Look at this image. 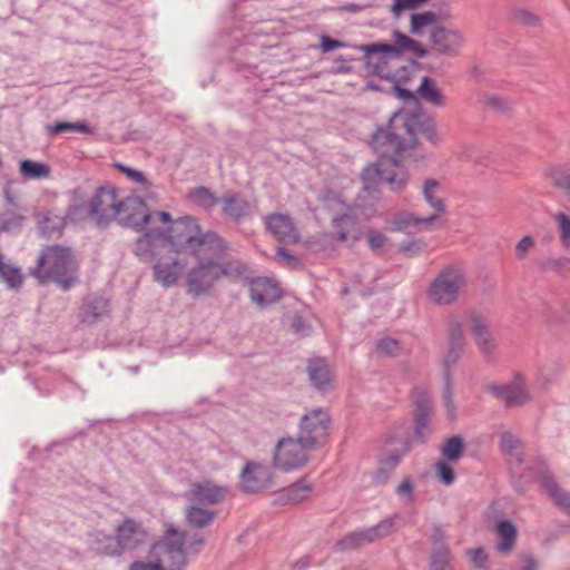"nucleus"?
Masks as SVG:
<instances>
[{"label":"nucleus","mask_w":570,"mask_h":570,"mask_svg":"<svg viewBox=\"0 0 570 570\" xmlns=\"http://www.w3.org/2000/svg\"><path fill=\"white\" fill-rule=\"evenodd\" d=\"M78 269L79 265L71 249L53 245L42 249L30 274L40 284L53 282L61 289L69 291L78 283Z\"/></svg>","instance_id":"f257e3e1"},{"label":"nucleus","mask_w":570,"mask_h":570,"mask_svg":"<svg viewBox=\"0 0 570 570\" xmlns=\"http://www.w3.org/2000/svg\"><path fill=\"white\" fill-rule=\"evenodd\" d=\"M184 540V533L169 527L164 538L148 550L153 560H136L130 563L129 570H181L187 563Z\"/></svg>","instance_id":"f03ea898"},{"label":"nucleus","mask_w":570,"mask_h":570,"mask_svg":"<svg viewBox=\"0 0 570 570\" xmlns=\"http://www.w3.org/2000/svg\"><path fill=\"white\" fill-rule=\"evenodd\" d=\"M406 114H394L386 127L379 128L371 138V147L380 158H395L419 145L417 137L410 134Z\"/></svg>","instance_id":"7ed1b4c3"},{"label":"nucleus","mask_w":570,"mask_h":570,"mask_svg":"<svg viewBox=\"0 0 570 570\" xmlns=\"http://www.w3.org/2000/svg\"><path fill=\"white\" fill-rule=\"evenodd\" d=\"M396 43H367L357 48L364 52V61L367 67H372L373 71L379 76H384V66L387 59L399 58L403 51H411L417 58H424L430 55L420 42L395 31Z\"/></svg>","instance_id":"20e7f679"},{"label":"nucleus","mask_w":570,"mask_h":570,"mask_svg":"<svg viewBox=\"0 0 570 570\" xmlns=\"http://www.w3.org/2000/svg\"><path fill=\"white\" fill-rule=\"evenodd\" d=\"M469 284L464 268L450 265L441 269L426 291L429 301L436 306H450L459 302Z\"/></svg>","instance_id":"39448f33"},{"label":"nucleus","mask_w":570,"mask_h":570,"mask_svg":"<svg viewBox=\"0 0 570 570\" xmlns=\"http://www.w3.org/2000/svg\"><path fill=\"white\" fill-rule=\"evenodd\" d=\"M361 178L367 191H373L379 184L385 183L393 193H400L409 183V171L396 158H379L363 169Z\"/></svg>","instance_id":"423d86ee"},{"label":"nucleus","mask_w":570,"mask_h":570,"mask_svg":"<svg viewBox=\"0 0 570 570\" xmlns=\"http://www.w3.org/2000/svg\"><path fill=\"white\" fill-rule=\"evenodd\" d=\"M170 214L164 210H150L147 204L138 196H128L119 199L117 222L122 227H130L142 232L150 224L168 223Z\"/></svg>","instance_id":"0eeeda50"},{"label":"nucleus","mask_w":570,"mask_h":570,"mask_svg":"<svg viewBox=\"0 0 570 570\" xmlns=\"http://www.w3.org/2000/svg\"><path fill=\"white\" fill-rule=\"evenodd\" d=\"M330 429V414L323 409H315L302 416L297 438L307 449L316 450L326 444Z\"/></svg>","instance_id":"6e6552de"},{"label":"nucleus","mask_w":570,"mask_h":570,"mask_svg":"<svg viewBox=\"0 0 570 570\" xmlns=\"http://www.w3.org/2000/svg\"><path fill=\"white\" fill-rule=\"evenodd\" d=\"M166 235L164 239L166 246L177 254L189 253L199 232L202 230L196 219L190 216H184L168 223H158Z\"/></svg>","instance_id":"1a4fd4ad"},{"label":"nucleus","mask_w":570,"mask_h":570,"mask_svg":"<svg viewBox=\"0 0 570 570\" xmlns=\"http://www.w3.org/2000/svg\"><path fill=\"white\" fill-rule=\"evenodd\" d=\"M119 199L115 187L97 188L89 202L88 217L99 227L108 226L117 217Z\"/></svg>","instance_id":"9d476101"},{"label":"nucleus","mask_w":570,"mask_h":570,"mask_svg":"<svg viewBox=\"0 0 570 570\" xmlns=\"http://www.w3.org/2000/svg\"><path fill=\"white\" fill-rule=\"evenodd\" d=\"M307 449L299 439L283 438L274 450L273 465L284 471H291L303 466L308 461Z\"/></svg>","instance_id":"9b49d317"},{"label":"nucleus","mask_w":570,"mask_h":570,"mask_svg":"<svg viewBox=\"0 0 570 570\" xmlns=\"http://www.w3.org/2000/svg\"><path fill=\"white\" fill-rule=\"evenodd\" d=\"M116 534L121 553L125 551L137 553L144 548L149 550L154 544L148 530L131 518L125 519L116 528Z\"/></svg>","instance_id":"f8f14e48"},{"label":"nucleus","mask_w":570,"mask_h":570,"mask_svg":"<svg viewBox=\"0 0 570 570\" xmlns=\"http://www.w3.org/2000/svg\"><path fill=\"white\" fill-rule=\"evenodd\" d=\"M219 262H200L187 274V292L193 297H199L210 292L219 279Z\"/></svg>","instance_id":"ddd939ff"},{"label":"nucleus","mask_w":570,"mask_h":570,"mask_svg":"<svg viewBox=\"0 0 570 570\" xmlns=\"http://www.w3.org/2000/svg\"><path fill=\"white\" fill-rule=\"evenodd\" d=\"M144 235L136 239L134 254L145 263H150L166 248L165 229L158 224H150L144 229Z\"/></svg>","instance_id":"4468645a"},{"label":"nucleus","mask_w":570,"mask_h":570,"mask_svg":"<svg viewBox=\"0 0 570 570\" xmlns=\"http://www.w3.org/2000/svg\"><path fill=\"white\" fill-rule=\"evenodd\" d=\"M229 249L228 244L215 232H199L189 254L200 262L220 259Z\"/></svg>","instance_id":"2eb2a0df"},{"label":"nucleus","mask_w":570,"mask_h":570,"mask_svg":"<svg viewBox=\"0 0 570 570\" xmlns=\"http://www.w3.org/2000/svg\"><path fill=\"white\" fill-rule=\"evenodd\" d=\"M272 484V471L258 462H247L240 471L239 490L243 493H258Z\"/></svg>","instance_id":"dca6fc26"},{"label":"nucleus","mask_w":570,"mask_h":570,"mask_svg":"<svg viewBox=\"0 0 570 570\" xmlns=\"http://www.w3.org/2000/svg\"><path fill=\"white\" fill-rule=\"evenodd\" d=\"M432 50L438 55L456 57L464 45V36L458 29L435 26L430 31Z\"/></svg>","instance_id":"f3484780"},{"label":"nucleus","mask_w":570,"mask_h":570,"mask_svg":"<svg viewBox=\"0 0 570 570\" xmlns=\"http://www.w3.org/2000/svg\"><path fill=\"white\" fill-rule=\"evenodd\" d=\"M267 230L281 243L295 244L299 233L293 219L286 214H272L264 217Z\"/></svg>","instance_id":"a211bd4d"},{"label":"nucleus","mask_w":570,"mask_h":570,"mask_svg":"<svg viewBox=\"0 0 570 570\" xmlns=\"http://www.w3.org/2000/svg\"><path fill=\"white\" fill-rule=\"evenodd\" d=\"M187 263L177 257H159L154 264V278L166 287L175 285L183 275Z\"/></svg>","instance_id":"6ab92c4d"},{"label":"nucleus","mask_w":570,"mask_h":570,"mask_svg":"<svg viewBox=\"0 0 570 570\" xmlns=\"http://www.w3.org/2000/svg\"><path fill=\"white\" fill-rule=\"evenodd\" d=\"M471 332L478 348L484 355H492L497 350V341L490 331L488 320L480 313L470 314Z\"/></svg>","instance_id":"aec40b11"},{"label":"nucleus","mask_w":570,"mask_h":570,"mask_svg":"<svg viewBox=\"0 0 570 570\" xmlns=\"http://www.w3.org/2000/svg\"><path fill=\"white\" fill-rule=\"evenodd\" d=\"M228 493L226 487L217 485L212 481L195 482L188 492V499L197 503L217 504Z\"/></svg>","instance_id":"412c9836"},{"label":"nucleus","mask_w":570,"mask_h":570,"mask_svg":"<svg viewBox=\"0 0 570 570\" xmlns=\"http://www.w3.org/2000/svg\"><path fill=\"white\" fill-rule=\"evenodd\" d=\"M491 392L509 407L523 405L531 400L521 379H517L508 385L492 386Z\"/></svg>","instance_id":"4be33fe9"},{"label":"nucleus","mask_w":570,"mask_h":570,"mask_svg":"<svg viewBox=\"0 0 570 570\" xmlns=\"http://www.w3.org/2000/svg\"><path fill=\"white\" fill-rule=\"evenodd\" d=\"M249 294L254 303L264 307L281 297L278 286L267 277H258L250 282Z\"/></svg>","instance_id":"5701e85b"},{"label":"nucleus","mask_w":570,"mask_h":570,"mask_svg":"<svg viewBox=\"0 0 570 570\" xmlns=\"http://www.w3.org/2000/svg\"><path fill=\"white\" fill-rule=\"evenodd\" d=\"M406 122L409 125L407 128L410 129V134L414 137H416L417 134H421L433 146H438L440 144L441 137L438 132L436 124L432 118L419 114H406Z\"/></svg>","instance_id":"b1692460"},{"label":"nucleus","mask_w":570,"mask_h":570,"mask_svg":"<svg viewBox=\"0 0 570 570\" xmlns=\"http://www.w3.org/2000/svg\"><path fill=\"white\" fill-rule=\"evenodd\" d=\"M333 227L336 238L341 242H357L362 237L361 226L353 215L344 214L333 218Z\"/></svg>","instance_id":"393cba45"},{"label":"nucleus","mask_w":570,"mask_h":570,"mask_svg":"<svg viewBox=\"0 0 570 570\" xmlns=\"http://www.w3.org/2000/svg\"><path fill=\"white\" fill-rule=\"evenodd\" d=\"M498 535L497 550L502 554H509L513 551L518 539V529L511 520H501L495 524Z\"/></svg>","instance_id":"a878e982"},{"label":"nucleus","mask_w":570,"mask_h":570,"mask_svg":"<svg viewBox=\"0 0 570 570\" xmlns=\"http://www.w3.org/2000/svg\"><path fill=\"white\" fill-rule=\"evenodd\" d=\"M307 372L312 384L320 391H326L332 384L333 375L325 358H313L309 361Z\"/></svg>","instance_id":"bb28decb"},{"label":"nucleus","mask_w":570,"mask_h":570,"mask_svg":"<svg viewBox=\"0 0 570 570\" xmlns=\"http://www.w3.org/2000/svg\"><path fill=\"white\" fill-rule=\"evenodd\" d=\"M438 219L436 214H432L428 217L421 218L411 213L404 212L397 214L392 220L393 229L404 232L407 234L420 230V226H430Z\"/></svg>","instance_id":"cd10ccee"},{"label":"nucleus","mask_w":570,"mask_h":570,"mask_svg":"<svg viewBox=\"0 0 570 570\" xmlns=\"http://www.w3.org/2000/svg\"><path fill=\"white\" fill-rule=\"evenodd\" d=\"M411 444L407 440L390 438L382 448L381 458L385 460L393 469L400 464L402 458L409 453Z\"/></svg>","instance_id":"c85d7f7f"},{"label":"nucleus","mask_w":570,"mask_h":570,"mask_svg":"<svg viewBox=\"0 0 570 570\" xmlns=\"http://www.w3.org/2000/svg\"><path fill=\"white\" fill-rule=\"evenodd\" d=\"M312 488L301 480L278 492L277 500L285 504H296L308 498Z\"/></svg>","instance_id":"c756f323"},{"label":"nucleus","mask_w":570,"mask_h":570,"mask_svg":"<svg viewBox=\"0 0 570 570\" xmlns=\"http://www.w3.org/2000/svg\"><path fill=\"white\" fill-rule=\"evenodd\" d=\"M541 485L553 500L554 504L570 514V493L561 489L550 475L542 476Z\"/></svg>","instance_id":"7c9ffc66"},{"label":"nucleus","mask_w":570,"mask_h":570,"mask_svg":"<svg viewBox=\"0 0 570 570\" xmlns=\"http://www.w3.org/2000/svg\"><path fill=\"white\" fill-rule=\"evenodd\" d=\"M441 190L440 183L434 178L425 179L422 186V194L425 202L434 209V214L440 216L446 209L444 200L439 196Z\"/></svg>","instance_id":"2f4dec72"},{"label":"nucleus","mask_w":570,"mask_h":570,"mask_svg":"<svg viewBox=\"0 0 570 570\" xmlns=\"http://www.w3.org/2000/svg\"><path fill=\"white\" fill-rule=\"evenodd\" d=\"M416 95L424 101L436 106H445V97L441 89L436 86L435 81L430 77H423L420 87L416 89Z\"/></svg>","instance_id":"473e14b6"},{"label":"nucleus","mask_w":570,"mask_h":570,"mask_svg":"<svg viewBox=\"0 0 570 570\" xmlns=\"http://www.w3.org/2000/svg\"><path fill=\"white\" fill-rule=\"evenodd\" d=\"M223 213L233 220H239L247 215L249 204L237 195H225L222 198Z\"/></svg>","instance_id":"72a5a7b5"},{"label":"nucleus","mask_w":570,"mask_h":570,"mask_svg":"<svg viewBox=\"0 0 570 570\" xmlns=\"http://www.w3.org/2000/svg\"><path fill=\"white\" fill-rule=\"evenodd\" d=\"M217 512L215 510L204 509L197 505H190L186 509V520L190 527L205 528L209 525Z\"/></svg>","instance_id":"f704fd0d"},{"label":"nucleus","mask_w":570,"mask_h":570,"mask_svg":"<svg viewBox=\"0 0 570 570\" xmlns=\"http://www.w3.org/2000/svg\"><path fill=\"white\" fill-rule=\"evenodd\" d=\"M432 409L429 403V401L422 399L416 402V409L414 413L415 419V428H414V435L417 439H424L425 432L429 428V423L431 420Z\"/></svg>","instance_id":"c9c22d12"},{"label":"nucleus","mask_w":570,"mask_h":570,"mask_svg":"<svg viewBox=\"0 0 570 570\" xmlns=\"http://www.w3.org/2000/svg\"><path fill=\"white\" fill-rule=\"evenodd\" d=\"M19 170L26 179H46L51 173L49 165L30 159L21 160Z\"/></svg>","instance_id":"e433bc0d"},{"label":"nucleus","mask_w":570,"mask_h":570,"mask_svg":"<svg viewBox=\"0 0 570 570\" xmlns=\"http://www.w3.org/2000/svg\"><path fill=\"white\" fill-rule=\"evenodd\" d=\"M465 452V443L462 436L453 435L446 439L441 448V454L449 462H458Z\"/></svg>","instance_id":"4c0bfd02"},{"label":"nucleus","mask_w":570,"mask_h":570,"mask_svg":"<svg viewBox=\"0 0 570 570\" xmlns=\"http://www.w3.org/2000/svg\"><path fill=\"white\" fill-rule=\"evenodd\" d=\"M541 272H553L560 276H570V257H544L539 261Z\"/></svg>","instance_id":"58836bf2"},{"label":"nucleus","mask_w":570,"mask_h":570,"mask_svg":"<svg viewBox=\"0 0 570 570\" xmlns=\"http://www.w3.org/2000/svg\"><path fill=\"white\" fill-rule=\"evenodd\" d=\"M450 12H443L441 14L434 11H424L422 13H413L411 16V32L417 35L428 24L436 22L439 19H450Z\"/></svg>","instance_id":"ea45409f"},{"label":"nucleus","mask_w":570,"mask_h":570,"mask_svg":"<svg viewBox=\"0 0 570 570\" xmlns=\"http://www.w3.org/2000/svg\"><path fill=\"white\" fill-rule=\"evenodd\" d=\"M500 446L503 452L510 455V461L521 465L523 463L522 453L518 452L521 441L510 432H503L500 436Z\"/></svg>","instance_id":"a19ab883"},{"label":"nucleus","mask_w":570,"mask_h":570,"mask_svg":"<svg viewBox=\"0 0 570 570\" xmlns=\"http://www.w3.org/2000/svg\"><path fill=\"white\" fill-rule=\"evenodd\" d=\"M108 312V301L101 296L89 297L83 305V321L95 322Z\"/></svg>","instance_id":"79ce46f5"},{"label":"nucleus","mask_w":570,"mask_h":570,"mask_svg":"<svg viewBox=\"0 0 570 570\" xmlns=\"http://www.w3.org/2000/svg\"><path fill=\"white\" fill-rule=\"evenodd\" d=\"M394 530V522L392 519L381 521L379 524L362 530L364 543H372L390 535Z\"/></svg>","instance_id":"37998d69"},{"label":"nucleus","mask_w":570,"mask_h":570,"mask_svg":"<svg viewBox=\"0 0 570 570\" xmlns=\"http://www.w3.org/2000/svg\"><path fill=\"white\" fill-rule=\"evenodd\" d=\"M18 209L19 207H8L0 214V232H12L22 226L26 217Z\"/></svg>","instance_id":"c03bdc74"},{"label":"nucleus","mask_w":570,"mask_h":570,"mask_svg":"<svg viewBox=\"0 0 570 570\" xmlns=\"http://www.w3.org/2000/svg\"><path fill=\"white\" fill-rule=\"evenodd\" d=\"M559 234V242L564 250H570V215L558 212L552 216Z\"/></svg>","instance_id":"a18cd8bd"},{"label":"nucleus","mask_w":570,"mask_h":570,"mask_svg":"<svg viewBox=\"0 0 570 570\" xmlns=\"http://www.w3.org/2000/svg\"><path fill=\"white\" fill-rule=\"evenodd\" d=\"M188 197L194 204H196L205 209H210L220 202V199L218 197H216L206 187H197V188L191 189L188 194Z\"/></svg>","instance_id":"49530a36"},{"label":"nucleus","mask_w":570,"mask_h":570,"mask_svg":"<svg viewBox=\"0 0 570 570\" xmlns=\"http://www.w3.org/2000/svg\"><path fill=\"white\" fill-rule=\"evenodd\" d=\"M0 278L8 284L10 288H20L23 276L20 268L9 265L0 257Z\"/></svg>","instance_id":"de8ad7c7"},{"label":"nucleus","mask_w":570,"mask_h":570,"mask_svg":"<svg viewBox=\"0 0 570 570\" xmlns=\"http://www.w3.org/2000/svg\"><path fill=\"white\" fill-rule=\"evenodd\" d=\"M480 102L483 107L498 114H508L511 110V102L499 95L484 94L480 98Z\"/></svg>","instance_id":"09e8293b"},{"label":"nucleus","mask_w":570,"mask_h":570,"mask_svg":"<svg viewBox=\"0 0 570 570\" xmlns=\"http://www.w3.org/2000/svg\"><path fill=\"white\" fill-rule=\"evenodd\" d=\"M95 551L101 556H120V547L118 543L117 535H102L101 538L97 537L94 546Z\"/></svg>","instance_id":"8fccbe9b"},{"label":"nucleus","mask_w":570,"mask_h":570,"mask_svg":"<svg viewBox=\"0 0 570 570\" xmlns=\"http://www.w3.org/2000/svg\"><path fill=\"white\" fill-rule=\"evenodd\" d=\"M376 350L379 353L390 357H397L403 353L401 342L392 337L380 340L377 342Z\"/></svg>","instance_id":"3c124183"},{"label":"nucleus","mask_w":570,"mask_h":570,"mask_svg":"<svg viewBox=\"0 0 570 570\" xmlns=\"http://www.w3.org/2000/svg\"><path fill=\"white\" fill-rule=\"evenodd\" d=\"M364 543L363 535L361 531L352 532L346 534L344 538L338 540L335 543V549L337 551L344 552L348 550H353L362 547Z\"/></svg>","instance_id":"603ef678"},{"label":"nucleus","mask_w":570,"mask_h":570,"mask_svg":"<svg viewBox=\"0 0 570 570\" xmlns=\"http://www.w3.org/2000/svg\"><path fill=\"white\" fill-rule=\"evenodd\" d=\"M66 131H80V132H85V134L91 132L90 128L85 122H81V121H78V122L61 121V122H56L55 125L48 127V132H49V135H52V136L60 134V132H66Z\"/></svg>","instance_id":"864d4df0"},{"label":"nucleus","mask_w":570,"mask_h":570,"mask_svg":"<svg viewBox=\"0 0 570 570\" xmlns=\"http://www.w3.org/2000/svg\"><path fill=\"white\" fill-rule=\"evenodd\" d=\"M434 472L441 483L451 485L454 480V471L446 460H439L434 463Z\"/></svg>","instance_id":"5fc2aeb1"},{"label":"nucleus","mask_w":570,"mask_h":570,"mask_svg":"<svg viewBox=\"0 0 570 570\" xmlns=\"http://www.w3.org/2000/svg\"><path fill=\"white\" fill-rule=\"evenodd\" d=\"M450 562V551L449 548H438V550H432L431 554V570H448Z\"/></svg>","instance_id":"6e6d98bb"},{"label":"nucleus","mask_w":570,"mask_h":570,"mask_svg":"<svg viewBox=\"0 0 570 570\" xmlns=\"http://www.w3.org/2000/svg\"><path fill=\"white\" fill-rule=\"evenodd\" d=\"M219 278L223 276H242L246 273L247 267L240 261H228L219 263Z\"/></svg>","instance_id":"4d7b16f0"},{"label":"nucleus","mask_w":570,"mask_h":570,"mask_svg":"<svg viewBox=\"0 0 570 570\" xmlns=\"http://www.w3.org/2000/svg\"><path fill=\"white\" fill-rule=\"evenodd\" d=\"M513 19L527 27H537L540 24V18L530 10L515 8L512 11Z\"/></svg>","instance_id":"13d9d810"},{"label":"nucleus","mask_w":570,"mask_h":570,"mask_svg":"<svg viewBox=\"0 0 570 570\" xmlns=\"http://www.w3.org/2000/svg\"><path fill=\"white\" fill-rule=\"evenodd\" d=\"M535 240L532 236L525 235L523 236L514 247V256L515 259L522 262L527 258L529 253L534 248Z\"/></svg>","instance_id":"bf43d9fd"},{"label":"nucleus","mask_w":570,"mask_h":570,"mask_svg":"<svg viewBox=\"0 0 570 570\" xmlns=\"http://www.w3.org/2000/svg\"><path fill=\"white\" fill-rule=\"evenodd\" d=\"M449 345L465 346L463 327L459 321L449 323Z\"/></svg>","instance_id":"052dcab7"},{"label":"nucleus","mask_w":570,"mask_h":570,"mask_svg":"<svg viewBox=\"0 0 570 570\" xmlns=\"http://www.w3.org/2000/svg\"><path fill=\"white\" fill-rule=\"evenodd\" d=\"M275 259L279 264H282L288 268H292V269H297V268L302 267L301 261L283 247L277 248V252L275 254Z\"/></svg>","instance_id":"680f3d73"},{"label":"nucleus","mask_w":570,"mask_h":570,"mask_svg":"<svg viewBox=\"0 0 570 570\" xmlns=\"http://www.w3.org/2000/svg\"><path fill=\"white\" fill-rule=\"evenodd\" d=\"M426 1L428 0H393L391 11L394 17L399 18L403 11L415 10Z\"/></svg>","instance_id":"e2e57ef3"},{"label":"nucleus","mask_w":570,"mask_h":570,"mask_svg":"<svg viewBox=\"0 0 570 570\" xmlns=\"http://www.w3.org/2000/svg\"><path fill=\"white\" fill-rule=\"evenodd\" d=\"M464 346H454L449 345V350L444 356L443 366H444V375L450 373V370L456 362L460 360L463 354Z\"/></svg>","instance_id":"0e129e2a"},{"label":"nucleus","mask_w":570,"mask_h":570,"mask_svg":"<svg viewBox=\"0 0 570 570\" xmlns=\"http://www.w3.org/2000/svg\"><path fill=\"white\" fill-rule=\"evenodd\" d=\"M395 469L391 466L385 460L380 456L379 468L374 473L373 480L377 484H384L387 482Z\"/></svg>","instance_id":"69168bd1"},{"label":"nucleus","mask_w":570,"mask_h":570,"mask_svg":"<svg viewBox=\"0 0 570 570\" xmlns=\"http://www.w3.org/2000/svg\"><path fill=\"white\" fill-rule=\"evenodd\" d=\"M115 167L121 171L122 174H125L129 179L136 181V183H139V184H148L145 175L139 171V170H136L134 168H130L121 163H116L115 164Z\"/></svg>","instance_id":"338daca9"},{"label":"nucleus","mask_w":570,"mask_h":570,"mask_svg":"<svg viewBox=\"0 0 570 570\" xmlns=\"http://www.w3.org/2000/svg\"><path fill=\"white\" fill-rule=\"evenodd\" d=\"M367 242L373 250H377L385 246L387 237L381 232L371 230L367 234Z\"/></svg>","instance_id":"774afa93"}]
</instances>
